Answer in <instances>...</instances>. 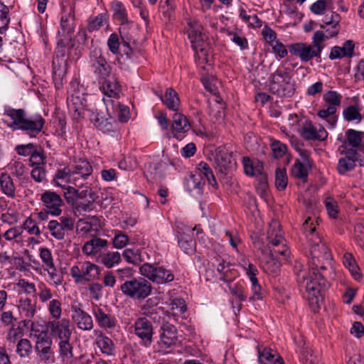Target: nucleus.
<instances>
[{
  "label": "nucleus",
  "instance_id": "a19ab883",
  "mask_svg": "<svg viewBox=\"0 0 364 364\" xmlns=\"http://www.w3.org/2000/svg\"><path fill=\"white\" fill-rule=\"evenodd\" d=\"M70 339L60 340L58 343L59 356L63 361H69L73 356V347L70 343Z\"/></svg>",
  "mask_w": 364,
  "mask_h": 364
},
{
  "label": "nucleus",
  "instance_id": "37998d69",
  "mask_svg": "<svg viewBox=\"0 0 364 364\" xmlns=\"http://www.w3.org/2000/svg\"><path fill=\"white\" fill-rule=\"evenodd\" d=\"M112 9L114 12V18L120 21L122 25L129 23L126 9L122 2L118 1H113L112 3Z\"/></svg>",
  "mask_w": 364,
  "mask_h": 364
},
{
  "label": "nucleus",
  "instance_id": "ea45409f",
  "mask_svg": "<svg viewBox=\"0 0 364 364\" xmlns=\"http://www.w3.org/2000/svg\"><path fill=\"white\" fill-rule=\"evenodd\" d=\"M190 127L191 125L185 115L178 112L173 114L172 123L173 132L185 133L190 129Z\"/></svg>",
  "mask_w": 364,
  "mask_h": 364
},
{
  "label": "nucleus",
  "instance_id": "9b49d317",
  "mask_svg": "<svg viewBox=\"0 0 364 364\" xmlns=\"http://www.w3.org/2000/svg\"><path fill=\"white\" fill-rule=\"evenodd\" d=\"M77 190L79 203L75 209L79 213L92 211L94 209V203L98 198L97 193L88 186H82Z\"/></svg>",
  "mask_w": 364,
  "mask_h": 364
},
{
  "label": "nucleus",
  "instance_id": "49530a36",
  "mask_svg": "<svg viewBox=\"0 0 364 364\" xmlns=\"http://www.w3.org/2000/svg\"><path fill=\"white\" fill-rule=\"evenodd\" d=\"M122 257L127 262L139 265L142 262L141 251L133 248H127L122 253Z\"/></svg>",
  "mask_w": 364,
  "mask_h": 364
},
{
  "label": "nucleus",
  "instance_id": "052dcab7",
  "mask_svg": "<svg viewBox=\"0 0 364 364\" xmlns=\"http://www.w3.org/2000/svg\"><path fill=\"white\" fill-rule=\"evenodd\" d=\"M48 311L55 320L60 319L62 314V304L58 299L50 301L48 306Z\"/></svg>",
  "mask_w": 364,
  "mask_h": 364
},
{
  "label": "nucleus",
  "instance_id": "4be33fe9",
  "mask_svg": "<svg viewBox=\"0 0 364 364\" xmlns=\"http://www.w3.org/2000/svg\"><path fill=\"white\" fill-rule=\"evenodd\" d=\"M96 336L95 343L103 354L112 355L114 353L113 341L100 330L94 331Z\"/></svg>",
  "mask_w": 364,
  "mask_h": 364
},
{
  "label": "nucleus",
  "instance_id": "5fc2aeb1",
  "mask_svg": "<svg viewBox=\"0 0 364 364\" xmlns=\"http://www.w3.org/2000/svg\"><path fill=\"white\" fill-rule=\"evenodd\" d=\"M9 13V7L0 1V33H4L8 28L10 22Z\"/></svg>",
  "mask_w": 364,
  "mask_h": 364
},
{
  "label": "nucleus",
  "instance_id": "c03bdc74",
  "mask_svg": "<svg viewBox=\"0 0 364 364\" xmlns=\"http://www.w3.org/2000/svg\"><path fill=\"white\" fill-rule=\"evenodd\" d=\"M346 136L348 145L352 148L358 149L364 138V132L349 129L346 132Z\"/></svg>",
  "mask_w": 364,
  "mask_h": 364
},
{
  "label": "nucleus",
  "instance_id": "6e6552de",
  "mask_svg": "<svg viewBox=\"0 0 364 364\" xmlns=\"http://www.w3.org/2000/svg\"><path fill=\"white\" fill-rule=\"evenodd\" d=\"M63 13L60 18V28L58 31V37L72 39V35L75 28V4L70 5L68 9L65 6L62 8Z\"/></svg>",
  "mask_w": 364,
  "mask_h": 364
},
{
  "label": "nucleus",
  "instance_id": "de8ad7c7",
  "mask_svg": "<svg viewBox=\"0 0 364 364\" xmlns=\"http://www.w3.org/2000/svg\"><path fill=\"white\" fill-rule=\"evenodd\" d=\"M19 308L20 312L26 318H33L36 313V304L32 302L31 299L28 298L21 299Z\"/></svg>",
  "mask_w": 364,
  "mask_h": 364
},
{
  "label": "nucleus",
  "instance_id": "8fccbe9b",
  "mask_svg": "<svg viewBox=\"0 0 364 364\" xmlns=\"http://www.w3.org/2000/svg\"><path fill=\"white\" fill-rule=\"evenodd\" d=\"M343 118L348 122L356 121L360 122L363 117L359 109L355 105L348 106L343 112Z\"/></svg>",
  "mask_w": 364,
  "mask_h": 364
},
{
  "label": "nucleus",
  "instance_id": "7c9ffc66",
  "mask_svg": "<svg viewBox=\"0 0 364 364\" xmlns=\"http://www.w3.org/2000/svg\"><path fill=\"white\" fill-rule=\"evenodd\" d=\"M53 341L43 343H35V350L40 360L48 363L53 361L54 352L52 349Z\"/></svg>",
  "mask_w": 364,
  "mask_h": 364
},
{
  "label": "nucleus",
  "instance_id": "c756f323",
  "mask_svg": "<svg viewBox=\"0 0 364 364\" xmlns=\"http://www.w3.org/2000/svg\"><path fill=\"white\" fill-rule=\"evenodd\" d=\"M0 190L9 198L16 197V185L11 176L6 172L0 174Z\"/></svg>",
  "mask_w": 364,
  "mask_h": 364
},
{
  "label": "nucleus",
  "instance_id": "2eb2a0df",
  "mask_svg": "<svg viewBox=\"0 0 364 364\" xmlns=\"http://www.w3.org/2000/svg\"><path fill=\"white\" fill-rule=\"evenodd\" d=\"M46 326L51 334L58 337L59 340L70 339L71 338L70 321L67 318L49 321Z\"/></svg>",
  "mask_w": 364,
  "mask_h": 364
},
{
  "label": "nucleus",
  "instance_id": "4468645a",
  "mask_svg": "<svg viewBox=\"0 0 364 364\" xmlns=\"http://www.w3.org/2000/svg\"><path fill=\"white\" fill-rule=\"evenodd\" d=\"M73 46L74 44L70 37H58L57 47L55 51V56L53 60L55 74L57 73V70H55V64L58 63L59 66H61L62 65L65 66L67 62V58H65V56L69 55L70 50L71 48H73Z\"/></svg>",
  "mask_w": 364,
  "mask_h": 364
},
{
  "label": "nucleus",
  "instance_id": "79ce46f5",
  "mask_svg": "<svg viewBox=\"0 0 364 364\" xmlns=\"http://www.w3.org/2000/svg\"><path fill=\"white\" fill-rule=\"evenodd\" d=\"M197 169L198 172H196V173L200 174L202 177L204 176L207 179L208 183L215 188L218 187V183L213 175L212 169L207 163L203 161L200 162L198 164Z\"/></svg>",
  "mask_w": 364,
  "mask_h": 364
},
{
  "label": "nucleus",
  "instance_id": "f257e3e1",
  "mask_svg": "<svg viewBox=\"0 0 364 364\" xmlns=\"http://www.w3.org/2000/svg\"><path fill=\"white\" fill-rule=\"evenodd\" d=\"M302 231L309 243L311 267L308 276L303 275L301 285L305 287L306 299L314 311H317L323 299V292L330 286L328 279L334 275L332 256L328 247L322 242L310 217L302 225Z\"/></svg>",
  "mask_w": 364,
  "mask_h": 364
},
{
  "label": "nucleus",
  "instance_id": "2f4dec72",
  "mask_svg": "<svg viewBox=\"0 0 364 364\" xmlns=\"http://www.w3.org/2000/svg\"><path fill=\"white\" fill-rule=\"evenodd\" d=\"M102 90L105 95L110 97H118L122 91L121 85L119 81L115 78L112 77L102 80Z\"/></svg>",
  "mask_w": 364,
  "mask_h": 364
},
{
  "label": "nucleus",
  "instance_id": "6ab92c4d",
  "mask_svg": "<svg viewBox=\"0 0 364 364\" xmlns=\"http://www.w3.org/2000/svg\"><path fill=\"white\" fill-rule=\"evenodd\" d=\"M92 314L96 322L100 328L105 330H112L116 328L117 325V320L114 315L105 313L98 306L93 308Z\"/></svg>",
  "mask_w": 364,
  "mask_h": 364
},
{
  "label": "nucleus",
  "instance_id": "a878e982",
  "mask_svg": "<svg viewBox=\"0 0 364 364\" xmlns=\"http://www.w3.org/2000/svg\"><path fill=\"white\" fill-rule=\"evenodd\" d=\"M242 163L244 168V172L247 176H255L264 171L263 163L258 160H252L248 156L242 157Z\"/></svg>",
  "mask_w": 364,
  "mask_h": 364
},
{
  "label": "nucleus",
  "instance_id": "c85d7f7f",
  "mask_svg": "<svg viewBox=\"0 0 364 364\" xmlns=\"http://www.w3.org/2000/svg\"><path fill=\"white\" fill-rule=\"evenodd\" d=\"M258 360L260 364H284L283 358L270 348H264L258 351Z\"/></svg>",
  "mask_w": 364,
  "mask_h": 364
},
{
  "label": "nucleus",
  "instance_id": "a18cd8bd",
  "mask_svg": "<svg viewBox=\"0 0 364 364\" xmlns=\"http://www.w3.org/2000/svg\"><path fill=\"white\" fill-rule=\"evenodd\" d=\"M323 101L327 104V107L336 109L341 106L342 96L336 91L329 90L323 95Z\"/></svg>",
  "mask_w": 364,
  "mask_h": 364
},
{
  "label": "nucleus",
  "instance_id": "a211bd4d",
  "mask_svg": "<svg viewBox=\"0 0 364 364\" xmlns=\"http://www.w3.org/2000/svg\"><path fill=\"white\" fill-rule=\"evenodd\" d=\"M160 331V342L166 348L176 345L178 341V331L174 325L168 322L164 323Z\"/></svg>",
  "mask_w": 364,
  "mask_h": 364
},
{
  "label": "nucleus",
  "instance_id": "dca6fc26",
  "mask_svg": "<svg viewBox=\"0 0 364 364\" xmlns=\"http://www.w3.org/2000/svg\"><path fill=\"white\" fill-rule=\"evenodd\" d=\"M232 154V151L225 149L220 150L216 154L215 157V169L220 177H224L232 168L233 165Z\"/></svg>",
  "mask_w": 364,
  "mask_h": 364
},
{
  "label": "nucleus",
  "instance_id": "f3484780",
  "mask_svg": "<svg viewBox=\"0 0 364 364\" xmlns=\"http://www.w3.org/2000/svg\"><path fill=\"white\" fill-rule=\"evenodd\" d=\"M184 21L186 23L184 32L188 35L191 44L196 43L200 40H205V35L203 33V26L198 20L186 17Z\"/></svg>",
  "mask_w": 364,
  "mask_h": 364
},
{
  "label": "nucleus",
  "instance_id": "39448f33",
  "mask_svg": "<svg viewBox=\"0 0 364 364\" xmlns=\"http://www.w3.org/2000/svg\"><path fill=\"white\" fill-rule=\"evenodd\" d=\"M140 274L148 279L149 282L157 284H166L173 282L175 275L172 270L166 269L159 263L143 264L139 268Z\"/></svg>",
  "mask_w": 364,
  "mask_h": 364
},
{
  "label": "nucleus",
  "instance_id": "3c124183",
  "mask_svg": "<svg viewBox=\"0 0 364 364\" xmlns=\"http://www.w3.org/2000/svg\"><path fill=\"white\" fill-rule=\"evenodd\" d=\"M16 353L21 358H27L32 353V345L26 338H21L16 345Z\"/></svg>",
  "mask_w": 364,
  "mask_h": 364
},
{
  "label": "nucleus",
  "instance_id": "e433bc0d",
  "mask_svg": "<svg viewBox=\"0 0 364 364\" xmlns=\"http://www.w3.org/2000/svg\"><path fill=\"white\" fill-rule=\"evenodd\" d=\"M92 166L87 159H79L75 161L73 166V174H77L81 178L86 179L92 173Z\"/></svg>",
  "mask_w": 364,
  "mask_h": 364
},
{
  "label": "nucleus",
  "instance_id": "412c9836",
  "mask_svg": "<svg viewBox=\"0 0 364 364\" xmlns=\"http://www.w3.org/2000/svg\"><path fill=\"white\" fill-rule=\"evenodd\" d=\"M195 52V60L196 63L203 68L209 61V46L205 40H200L196 43L191 44Z\"/></svg>",
  "mask_w": 364,
  "mask_h": 364
},
{
  "label": "nucleus",
  "instance_id": "ddd939ff",
  "mask_svg": "<svg viewBox=\"0 0 364 364\" xmlns=\"http://www.w3.org/2000/svg\"><path fill=\"white\" fill-rule=\"evenodd\" d=\"M41 201L45 210L50 213L52 216H60L64 205L60 196L52 191H46L41 195Z\"/></svg>",
  "mask_w": 364,
  "mask_h": 364
},
{
  "label": "nucleus",
  "instance_id": "f704fd0d",
  "mask_svg": "<svg viewBox=\"0 0 364 364\" xmlns=\"http://www.w3.org/2000/svg\"><path fill=\"white\" fill-rule=\"evenodd\" d=\"M343 263L344 266L349 270L351 276L356 281H360L362 274L360 267L357 264L355 258L350 253H345L343 257Z\"/></svg>",
  "mask_w": 364,
  "mask_h": 364
},
{
  "label": "nucleus",
  "instance_id": "c9c22d12",
  "mask_svg": "<svg viewBox=\"0 0 364 364\" xmlns=\"http://www.w3.org/2000/svg\"><path fill=\"white\" fill-rule=\"evenodd\" d=\"M193 230H191L193 233ZM178 245L188 255L193 254L196 250V240L193 237V234L182 232L178 235Z\"/></svg>",
  "mask_w": 364,
  "mask_h": 364
},
{
  "label": "nucleus",
  "instance_id": "5701e85b",
  "mask_svg": "<svg viewBox=\"0 0 364 364\" xmlns=\"http://www.w3.org/2000/svg\"><path fill=\"white\" fill-rule=\"evenodd\" d=\"M205 181L200 174L191 173L186 179V186L188 191L194 195L202 196Z\"/></svg>",
  "mask_w": 364,
  "mask_h": 364
},
{
  "label": "nucleus",
  "instance_id": "f03ea898",
  "mask_svg": "<svg viewBox=\"0 0 364 364\" xmlns=\"http://www.w3.org/2000/svg\"><path fill=\"white\" fill-rule=\"evenodd\" d=\"M4 114L11 120L8 125L10 128L21 130L31 138L36 137L43 130L46 123L45 119L40 114L30 115L24 109L7 107Z\"/></svg>",
  "mask_w": 364,
  "mask_h": 364
},
{
  "label": "nucleus",
  "instance_id": "4d7b16f0",
  "mask_svg": "<svg viewBox=\"0 0 364 364\" xmlns=\"http://www.w3.org/2000/svg\"><path fill=\"white\" fill-rule=\"evenodd\" d=\"M129 240V237L120 230H114V235L112 239L113 247L117 249L124 247Z\"/></svg>",
  "mask_w": 364,
  "mask_h": 364
},
{
  "label": "nucleus",
  "instance_id": "58836bf2",
  "mask_svg": "<svg viewBox=\"0 0 364 364\" xmlns=\"http://www.w3.org/2000/svg\"><path fill=\"white\" fill-rule=\"evenodd\" d=\"M311 169V166H309L306 164L301 163L299 159H296L291 167V175L298 179L301 180L303 182H306L309 176V171Z\"/></svg>",
  "mask_w": 364,
  "mask_h": 364
},
{
  "label": "nucleus",
  "instance_id": "9d476101",
  "mask_svg": "<svg viewBox=\"0 0 364 364\" xmlns=\"http://www.w3.org/2000/svg\"><path fill=\"white\" fill-rule=\"evenodd\" d=\"M134 334L140 339V344L149 347L153 342L154 328L152 323L146 317L138 318L134 323Z\"/></svg>",
  "mask_w": 364,
  "mask_h": 364
},
{
  "label": "nucleus",
  "instance_id": "aec40b11",
  "mask_svg": "<svg viewBox=\"0 0 364 364\" xmlns=\"http://www.w3.org/2000/svg\"><path fill=\"white\" fill-rule=\"evenodd\" d=\"M71 309L73 311V319L77 327L84 331L91 330L93 327L92 317L77 305H72Z\"/></svg>",
  "mask_w": 364,
  "mask_h": 364
},
{
  "label": "nucleus",
  "instance_id": "69168bd1",
  "mask_svg": "<svg viewBox=\"0 0 364 364\" xmlns=\"http://www.w3.org/2000/svg\"><path fill=\"white\" fill-rule=\"evenodd\" d=\"M135 271L131 267H124L116 270L117 279L124 283L134 279Z\"/></svg>",
  "mask_w": 364,
  "mask_h": 364
},
{
  "label": "nucleus",
  "instance_id": "603ef678",
  "mask_svg": "<svg viewBox=\"0 0 364 364\" xmlns=\"http://www.w3.org/2000/svg\"><path fill=\"white\" fill-rule=\"evenodd\" d=\"M288 178L285 168H278L275 173V186L279 191H283L287 188Z\"/></svg>",
  "mask_w": 364,
  "mask_h": 364
},
{
  "label": "nucleus",
  "instance_id": "0e129e2a",
  "mask_svg": "<svg viewBox=\"0 0 364 364\" xmlns=\"http://www.w3.org/2000/svg\"><path fill=\"white\" fill-rule=\"evenodd\" d=\"M54 181L61 180L63 181L69 182L71 180L75 181L73 170L68 166L64 167L62 169H58L54 176Z\"/></svg>",
  "mask_w": 364,
  "mask_h": 364
},
{
  "label": "nucleus",
  "instance_id": "bf43d9fd",
  "mask_svg": "<svg viewBox=\"0 0 364 364\" xmlns=\"http://www.w3.org/2000/svg\"><path fill=\"white\" fill-rule=\"evenodd\" d=\"M64 197L66 202L72 205H77L78 200V190L72 186H68L64 191Z\"/></svg>",
  "mask_w": 364,
  "mask_h": 364
},
{
  "label": "nucleus",
  "instance_id": "13d9d810",
  "mask_svg": "<svg viewBox=\"0 0 364 364\" xmlns=\"http://www.w3.org/2000/svg\"><path fill=\"white\" fill-rule=\"evenodd\" d=\"M106 20V14H100L94 18H90L87 22V29L90 32L97 31L102 26Z\"/></svg>",
  "mask_w": 364,
  "mask_h": 364
},
{
  "label": "nucleus",
  "instance_id": "1a4fd4ad",
  "mask_svg": "<svg viewBox=\"0 0 364 364\" xmlns=\"http://www.w3.org/2000/svg\"><path fill=\"white\" fill-rule=\"evenodd\" d=\"M95 127L104 134L113 137L119 136L120 127L119 122L112 117H105L99 113L93 114L91 118Z\"/></svg>",
  "mask_w": 364,
  "mask_h": 364
},
{
  "label": "nucleus",
  "instance_id": "0eeeda50",
  "mask_svg": "<svg viewBox=\"0 0 364 364\" xmlns=\"http://www.w3.org/2000/svg\"><path fill=\"white\" fill-rule=\"evenodd\" d=\"M47 228L53 237L62 240L69 232L74 230V220L68 215H63L58 220H50Z\"/></svg>",
  "mask_w": 364,
  "mask_h": 364
},
{
  "label": "nucleus",
  "instance_id": "20e7f679",
  "mask_svg": "<svg viewBox=\"0 0 364 364\" xmlns=\"http://www.w3.org/2000/svg\"><path fill=\"white\" fill-rule=\"evenodd\" d=\"M119 289L126 297L140 301L152 294L153 287L148 279L138 277L122 283Z\"/></svg>",
  "mask_w": 364,
  "mask_h": 364
},
{
  "label": "nucleus",
  "instance_id": "e2e57ef3",
  "mask_svg": "<svg viewBox=\"0 0 364 364\" xmlns=\"http://www.w3.org/2000/svg\"><path fill=\"white\" fill-rule=\"evenodd\" d=\"M322 21L323 23L319 24L321 28H326V27L330 25L337 26L339 25L341 21V16L338 14L331 11L330 14L324 16Z\"/></svg>",
  "mask_w": 364,
  "mask_h": 364
},
{
  "label": "nucleus",
  "instance_id": "4c0bfd02",
  "mask_svg": "<svg viewBox=\"0 0 364 364\" xmlns=\"http://www.w3.org/2000/svg\"><path fill=\"white\" fill-rule=\"evenodd\" d=\"M161 307H158L157 298H149L140 306V311L142 315L149 316L153 319H156L155 315L158 314V311L161 310Z\"/></svg>",
  "mask_w": 364,
  "mask_h": 364
},
{
  "label": "nucleus",
  "instance_id": "6e6d98bb",
  "mask_svg": "<svg viewBox=\"0 0 364 364\" xmlns=\"http://www.w3.org/2000/svg\"><path fill=\"white\" fill-rule=\"evenodd\" d=\"M115 112L118 121L121 123L127 122L131 117L129 107L119 102L117 105Z\"/></svg>",
  "mask_w": 364,
  "mask_h": 364
},
{
  "label": "nucleus",
  "instance_id": "cd10ccee",
  "mask_svg": "<svg viewBox=\"0 0 364 364\" xmlns=\"http://www.w3.org/2000/svg\"><path fill=\"white\" fill-rule=\"evenodd\" d=\"M160 99L168 109L173 111H178L179 109L180 98L178 93L173 88H167L164 96L160 95Z\"/></svg>",
  "mask_w": 364,
  "mask_h": 364
},
{
  "label": "nucleus",
  "instance_id": "72a5a7b5",
  "mask_svg": "<svg viewBox=\"0 0 364 364\" xmlns=\"http://www.w3.org/2000/svg\"><path fill=\"white\" fill-rule=\"evenodd\" d=\"M100 220L98 217L87 216L85 218H80L76 224V230L77 232L88 233L93 230V227L99 225Z\"/></svg>",
  "mask_w": 364,
  "mask_h": 364
},
{
  "label": "nucleus",
  "instance_id": "680f3d73",
  "mask_svg": "<svg viewBox=\"0 0 364 364\" xmlns=\"http://www.w3.org/2000/svg\"><path fill=\"white\" fill-rule=\"evenodd\" d=\"M355 166L356 164L353 160L341 158L337 165V171L340 174L343 175L346 172L352 171Z\"/></svg>",
  "mask_w": 364,
  "mask_h": 364
},
{
  "label": "nucleus",
  "instance_id": "338daca9",
  "mask_svg": "<svg viewBox=\"0 0 364 364\" xmlns=\"http://www.w3.org/2000/svg\"><path fill=\"white\" fill-rule=\"evenodd\" d=\"M30 156V162L32 166H44L46 156L43 150H33Z\"/></svg>",
  "mask_w": 364,
  "mask_h": 364
},
{
  "label": "nucleus",
  "instance_id": "f8f14e48",
  "mask_svg": "<svg viewBox=\"0 0 364 364\" xmlns=\"http://www.w3.org/2000/svg\"><path fill=\"white\" fill-rule=\"evenodd\" d=\"M291 54L299 57L302 62H309L314 58L321 60L319 49L306 43H295L288 46Z\"/></svg>",
  "mask_w": 364,
  "mask_h": 364
},
{
  "label": "nucleus",
  "instance_id": "bb28decb",
  "mask_svg": "<svg viewBox=\"0 0 364 364\" xmlns=\"http://www.w3.org/2000/svg\"><path fill=\"white\" fill-rule=\"evenodd\" d=\"M108 245L107 240L95 237L86 242L82 247V251L87 255H95Z\"/></svg>",
  "mask_w": 364,
  "mask_h": 364
},
{
  "label": "nucleus",
  "instance_id": "864d4df0",
  "mask_svg": "<svg viewBox=\"0 0 364 364\" xmlns=\"http://www.w3.org/2000/svg\"><path fill=\"white\" fill-rule=\"evenodd\" d=\"M122 48L119 54L120 58L124 60L134 62L136 58V51H134L129 46V43L125 41L122 36Z\"/></svg>",
  "mask_w": 364,
  "mask_h": 364
},
{
  "label": "nucleus",
  "instance_id": "7ed1b4c3",
  "mask_svg": "<svg viewBox=\"0 0 364 364\" xmlns=\"http://www.w3.org/2000/svg\"><path fill=\"white\" fill-rule=\"evenodd\" d=\"M286 63L283 61L268 79L269 92L279 98L291 97L296 91L291 70L286 66Z\"/></svg>",
  "mask_w": 364,
  "mask_h": 364
},
{
  "label": "nucleus",
  "instance_id": "393cba45",
  "mask_svg": "<svg viewBox=\"0 0 364 364\" xmlns=\"http://www.w3.org/2000/svg\"><path fill=\"white\" fill-rule=\"evenodd\" d=\"M280 227V224L278 221L272 220L269 224V228L267 231V240L269 244H272L274 247H278L285 242L282 235Z\"/></svg>",
  "mask_w": 364,
  "mask_h": 364
},
{
  "label": "nucleus",
  "instance_id": "423d86ee",
  "mask_svg": "<svg viewBox=\"0 0 364 364\" xmlns=\"http://www.w3.org/2000/svg\"><path fill=\"white\" fill-rule=\"evenodd\" d=\"M90 66L99 82L110 77L112 68L100 48H95L90 53Z\"/></svg>",
  "mask_w": 364,
  "mask_h": 364
},
{
  "label": "nucleus",
  "instance_id": "09e8293b",
  "mask_svg": "<svg viewBox=\"0 0 364 364\" xmlns=\"http://www.w3.org/2000/svg\"><path fill=\"white\" fill-rule=\"evenodd\" d=\"M122 260L121 255L118 252H109L101 255V262L107 268H112L118 264Z\"/></svg>",
  "mask_w": 364,
  "mask_h": 364
},
{
  "label": "nucleus",
  "instance_id": "774afa93",
  "mask_svg": "<svg viewBox=\"0 0 364 364\" xmlns=\"http://www.w3.org/2000/svg\"><path fill=\"white\" fill-rule=\"evenodd\" d=\"M303 364H321L319 359L313 354L311 350L304 349L301 353Z\"/></svg>",
  "mask_w": 364,
  "mask_h": 364
},
{
  "label": "nucleus",
  "instance_id": "b1692460",
  "mask_svg": "<svg viewBox=\"0 0 364 364\" xmlns=\"http://www.w3.org/2000/svg\"><path fill=\"white\" fill-rule=\"evenodd\" d=\"M301 135L307 140L323 141L327 138L328 133L323 128L316 129L311 123L303 127L301 129Z\"/></svg>",
  "mask_w": 364,
  "mask_h": 364
},
{
  "label": "nucleus",
  "instance_id": "473e14b6",
  "mask_svg": "<svg viewBox=\"0 0 364 364\" xmlns=\"http://www.w3.org/2000/svg\"><path fill=\"white\" fill-rule=\"evenodd\" d=\"M100 273V268L90 262H85L82 263V282H91L98 279Z\"/></svg>",
  "mask_w": 364,
  "mask_h": 364
}]
</instances>
